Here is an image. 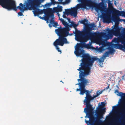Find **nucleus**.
I'll return each instance as SVG.
<instances>
[{"label": "nucleus", "mask_w": 125, "mask_h": 125, "mask_svg": "<svg viewBox=\"0 0 125 125\" xmlns=\"http://www.w3.org/2000/svg\"><path fill=\"white\" fill-rule=\"evenodd\" d=\"M109 52H110V54H114V50L113 49H110V51Z\"/></svg>", "instance_id": "obj_36"}, {"label": "nucleus", "mask_w": 125, "mask_h": 125, "mask_svg": "<svg viewBox=\"0 0 125 125\" xmlns=\"http://www.w3.org/2000/svg\"><path fill=\"white\" fill-rule=\"evenodd\" d=\"M75 29V40L78 41L80 42L82 41L86 42L87 41L84 40L83 39L84 36L83 35V32L82 33L80 31L78 30L76 27Z\"/></svg>", "instance_id": "obj_14"}, {"label": "nucleus", "mask_w": 125, "mask_h": 125, "mask_svg": "<svg viewBox=\"0 0 125 125\" xmlns=\"http://www.w3.org/2000/svg\"><path fill=\"white\" fill-rule=\"evenodd\" d=\"M110 54V52L109 51H107L103 55V57H105L108 55Z\"/></svg>", "instance_id": "obj_31"}, {"label": "nucleus", "mask_w": 125, "mask_h": 125, "mask_svg": "<svg viewBox=\"0 0 125 125\" xmlns=\"http://www.w3.org/2000/svg\"><path fill=\"white\" fill-rule=\"evenodd\" d=\"M62 6H59L58 7L55 8L54 10H53L54 13L56 12L58 13L59 12L62 11Z\"/></svg>", "instance_id": "obj_21"}, {"label": "nucleus", "mask_w": 125, "mask_h": 125, "mask_svg": "<svg viewBox=\"0 0 125 125\" xmlns=\"http://www.w3.org/2000/svg\"><path fill=\"white\" fill-rule=\"evenodd\" d=\"M114 93H117L118 94H117V95L119 96H121L122 97H125V93L122 92L119 93L117 90H115V91Z\"/></svg>", "instance_id": "obj_22"}, {"label": "nucleus", "mask_w": 125, "mask_h": 125, "mask_svg": "<svg viewBox=\"0 0 125 125\" xmlns=\"http://www.w3.org/2000/svg\"><path fill=\"white\" fill-rule=\"evenodd\" d=\"M98 110L99 111L100 113L104 114L106 112V109L105 108H102V107H99Z\"/></svg>", "instance_id": "obj_23"}, {"label": "nucleus", "mask_w": 125, "mask_h": 125, "mask_svg": "<svg viewBox=\"0 0 125 125\" xmlns=\"http://www.w3.org/2000/svg\"><path fill=\"white\" fill-rule=\"evenodd\" d=\"M70 0H65V2H63L62 4L64 5L70 2Z\"/></svg>", "instance_id": "obj_34"}, {"label": "nucleus", "mask_w": 125, "mask_h": 125, "mask_svg": "<svg viewBox=\"0 0 125 125\" xmlns=\"http://www.w3.org/2000/svg\"><path fill=\"white\" fill-rule=\"evenodd\" d=\"M79 73V77L80 79L77 80L79 83L76 84V85H78L80 87L79 88H77L76 89V91H80V94L81 95H83L84 94V89L85 87V86L87 85L89 82L87 80L84 78L85 76L87 75L80 71Z\"/></svg>", "instance_id": "obj_5"}, {"label": "nucleus", "mask_w": 125, "mask_h": 125, "mask_svg": "<svg viewBox=\"0 0 125 125\" xmlns=\"http://www.w3.org/2000/svg\"><path fill=\"white\" fill-rule=\"evenodd\" d=\"M18 14L20 16H23L22 12H19L18 13Z\"/></svg>", "instance_id": "obj_41"}, {"label": "nucleus", "mask_w": 125, "mask_h": 125, "mask_svg": "<svg viewBox=\"0 0 125 125\" xmlns=\"http://www.w3.org/2000/svg\"><path fill=\"white\" fill-rule=\"evenodd\" d=\"M101 105H99V107H102V108H104L105 106V104L104 102H102L101 103Z\"/></svg>", "instance_id": "obj_33"}, {"label": "nucleus", "mask_w": 125, "mask_h": 125, "mask_svg": "<svg viewBox=\"0 0 125 125\" xmlns=\"http://www.w3.org/2000/svg\"><path fill=\"white\" fill-rule=\"evenodd\" d=\"M120 115L122 116V117H121V118H118V117L117 118V119H118V120H121V119H122L123 118V115H121V114H120Z\"/></svg>", "instance_id": "obj_44"}, {"label": "nucleus", "mask_w": 125, "mask_h": 125, "mask_svg": "<svg viewBox=\"0 0 125 125\" xmlns=\"http://www.w3.org/2000/svg\"><path fill=\"white\" fill-rule=\"evenodd\" d=\"M118 37L117 38H115L112 40V42L116 43L117 44L113 43L112 46L116 49H119L120 50H125V45H123L119 43L120 42L121 38Z\"/></svg>", "instance_id": "obj_12"}, {"label": "nucleus", "mask_w": 125, "mask_h": 125, "mask_svg": "<svg viewBox=\"0 0 125 125\" xmlns=\"http://www.w3.org/2000/svg\"><path fill=\"white\" fill-rule=\"evenodd\" d=\"M114 35L116 36H119L120 37H122L123 34L122 32H120L121 28L118 25H115L114 27Z\"/></svg>", "instance_id": "obj_15"}, {"label": "nucleus", "mask_w": 125, "mask_h": 125, "mask_svg": "<svg viewBox=\"0 0 125 125\" xmlns=\"http://www.w3.org/2000/svg\"><path fill=\"white\" fill-rule=\"evenodd\" d=\"M49 26L51 28L52 27V26L51 24H49Z\"/></svg>", "instance_id": "obj_50"}, {"label": "nucleus", "mask_w": 125, "mask_h": 125, "mask_svg": "<svg viewBox=\"0 0 125 125\" xmlns=\"http://www.w3.org/2000/svg\"><path fill=\"white\" fill-rule=\"evenodd\" d=\"M98 60L99 62V65L101 66V65H103V62H104V59L102 58H101L100 59L98 58Z\"/></svg>", "instance_id": "obj_29"}, {"label": "nucleus", "mask_w": 125, "mask_h": 125, "mask_svg": "<svg viewBox=\"0 0 125 125\" xmlns=\"http://www.w3.org/2000/svg\"><path fill=\"white\" fill-rule=\"evenodd\" d=\"M109 86H110V84H108L107 86V87H106V88H104V90H107L109 88Z\"/></svg>", "instance_id": "obj_42"}, {"label": "nucleus", "mask_w": 125, "mask_h": 125, "mask_svg": "<svg viewBox=\"0 0 125 125\" xmlns=\"http://www.w3.org/2000/svg\"><path fill=\"white\" fill-rule=\"evenodd\" d=\"M113 12L118 14L120 16L122 15L124 17H125V12L124 11H120L119 10L115 9Z\"/></svg>", "instance_id": "obj_19"}, {"label": "nucleus", "mask_w": 125, "mask_h": 125, "mask_svg": "<svg viewBox=\"0 0 125 125\" xmlns=\"http://www.w3.org/2000/svg\"><path fill=\"white\" fill-rule=\"evenodd\" d=\"M124 112H125V110H124Z\"/></svg>", "instance_id": "obj_56"}, {"label": "nucleus", "mask_w": 125, "mask_h": 125, "mask_svg": "<svg viewBox=\"0 0 125 125\" xmlns=\"http://www.w3.org/2000/svg\"><path fill=\"white\" fill-rule=\"evenodd\" d=\"M60 82H62L63 83V82H62L61 80V81Z\"/></svg>", "instance_id": "obj_55"}, {"label": "nucleus", "mask_w": 125, "mask_h": 125, "mask_svg": "<svg viewBox=\"0 0 125 125\" xmlns=\"http://www.w3.org/2000/svg\"><path fill=\"white\" fill-rule=\"evenodd\" d=\"M63 13H65V12H63Z\"/></svg>", "instance_id": "obj_57"}, {"label": "nucleus", "mask_w": 125, "mask_h": 125, "mask_svg": "<svg viewBox=\"0 0 125 125\" xmlns=\"http://www.w3.org/2000/svg\"><path fill=\"white\" fill-rule=\"evenodd\" d=\"M63 0H58V1H59V2H58V4H62V1Z\"/></svg>", "instance_id": "obj_43"}, {"label": "nucleus", "mask_w": 125, "mask_h": 125, "mask_svg": "<svg viewBox=\"0 0 125 125\" xmlns=\"http://www.w3.org/2000/svg\"><path fill=\"white\" fill-rule=\"evenodd\" d=\"M29 1L35 4L37 6H40L42 2L45 0H28Z\"/></svg>", "instance_id": "obj_18"}, {"label": "nucleus", "mask_w": 125, "mask_h": 125, "mask_svg": "<svg viewBox=\"0 0 125 125\" xmlns=\"http://www.w3.org/2000/svg\"><path fill=\"white\" fill-rule=\"evenodd\" d=\"M84 92H85L86 96L85 97V99L84 101V103H85L84 104L86 105V107L84 109V112L86 114V116L87 117L90 119L93 116V111L94 108L92 105L90 104V101L91 100H93L94 98L98 96L100 94L97 93V94L95 95H94L93 97L90 94L89 91L86 90L84 87Z\"/></svg>", "instance_id": "obj_3"}, {"label": "nucleus", "mask_w": 125, "mask_h": 125, "mask_svg": "<svg viewBox=\"0 0 125 125\" xmlns=\"http://www.w3.org/2000/svg\"><path fill=\"white\" fill-rule=\"evenodd\" d=\"M100 121V120L99 119H98L97 118V120L96 122H98V121Z\"/></svg>", "instance_id": "obj_51"}, {"label": "nucleus", "mask_w": 125, "mask_h": 125, "mask_svg": "<svg viewBox=\"0 0 125 125\" xmlns=\"http://www.w3.org/2000/svg\"><path fill=\"white\" fill-rule=\"evenodd\" d=\"M90 27H86L85 30L83 31V34L84 37L83 39L85 41L89 40H91L99 36V34L96 32H91L93 29L92 28L95 27L94 23L90 24Z\"/></svg>", "instance_id": "obj_4"}, {"label": "nucleus", "mask_w": 125, "mask_h": 125, "mask_svg": "<svg viewBox=\"0 0 125 125\" xmlns=\"http://www.w3.org/2000/svg\"><path fill=\"white\" fill-rule=\"evenodd\" d=\"M81 57H82L83 59L81 60L82 62L79 65L80 67L77 70L87 75L89 74L91 68L94 61L98 60V58L96 57L91 58L88 54H84Z\"/></svg>", "instance_id": "obj_1"}, {"label": "nucleus", "mask_w": 125, "mask_h": 125, "mask_svg": "<svg viewBox=\"0 0 125 125\" xmlns=\"http://www.w3.org/2000/svg\"><path fill=\"white\" fill-rule=\"evenodd\" d=\"M101 11H102V10L101 9V10H100Z\"/></svg>", "instance_id": "obj_58"}, {"label": "nucleus", "mask_w": 125, "mask_h": 125, "mask_svg": "<svg viewBox=\"0 0 125 125\" xmlns=\"http://www.w3.org/2000/svg\"><path fill=\"white\" fill-rule=\"evenodd\" d=\"M54 21L52 19H51L50 20V23L51 24H52V25L54 23Z\"/></svg>", "instance_id": "obj_39"}, {"label": "nucleus", "mask_w": 125, "mask_h": 125, "mask_svg": "<svg viewBox=\"0 0 125 125\" xmlns=\"http://www.w3.org/2000/svg\"><path fill=\"white\" fill-rule=\"evenodd\" d=\"M39 17L41 19L43 20L44 19V17H41V16H40Z\"/></svg>", "instance_id": "obj_48"}, {"label": "nucleus", "mask_w": 125, "mask_h": 125, "mask_svg": "<svg viewBox=\"0 0 125 125\" xmlns=\"http://www.w3.org/2000/svg\"><path fill=\"white\" fill-rule=\"evenodd\" d=\"M125 75H124L123 76H122L123 78L124 77V76Z\"/></svg>", "instance_id": "obj_53"}, {"label": "nucleus", "mask_w": 125, "mask_h": 125, "mask_svg": "<svg viewBox=\"0 0 125 125\" xmlns=\"http://www.w3.org/2000/svg\"><path fill=\"white\" fill-rule=\"evenodd\" d=\"M54 46L55 47V48H56V49L58 51V52H60V53H61L62 52L61 51V50H60V48L58 47V46Z\"/></svg>", "instance_id": "obj_35"}, {"label": "nucleus", "mask_w": 125, "mask_h": 125, "mask_svg": "<svg viewBox=\"0 0 125 125\" xmlns=\"http://www.w3.org/2000/svg\"><path fill=\"white\" fill-rule=\"evenodd\" d=\"M0 5L3 8L9 10H17L15 2L12 0H0Z\"/></svg>", "instance_id": "obj_7"}, {"label": "nucleus", "mask_w": 125, "mask_h": 125, "mask_svg": "<svg viewBox=\"0 0 125 125\" xmlns=\"http://www.w3.org/2000/svg\"><path fill=\"white\" fill-rule=\"evenodd\" d=\"M69 23H71V24L69 25L68 24V26L66 28H65L67 31L68 32L70 30L69 27H73L75 29V28L78 25V24H75L74 22L73 21L69 22Z\"/></svg>", "instance_id": "obj_16"}, {"label": "nucleus", "mask_w": 125, "mask_h": 125, "mask_svg": "<svg viewBox=\"0 0 125 125\" xmlns=\"http://www.w3.org/2000/svg\"><path fill=\"white\" fill-rule=\"evenodd\" d=\"M116 121L117 122H118L119 121L118 120H117Z\"/></svg>", "instance_id": "obj_54"}, {"label": "nucleus", "mask_w": 125, "mask_h": 125, "mask_svg": "<svg viewBox=\"0 0 125 125\" xmlns=\"http://www.w3.org/2000/svg\"><path fill=\"white\" fill-rule=\"evenodd\" d=\"M77 46L75 49L76 51L74 52V53L76 56L78 57L81 55L82 52V48L83 47L86 48L87 49H90L91 47V42H89L86 44L84 42L77 43Z\"/></svg>", "instance_id": "obj_8"}, {"label": "nucleus", "mask_w": 125, "mask_h": 125, "mask_svg": "<svg viewBox=\"0 0 125 125\" xmlns=\"http://www.w3.org/2000/svg\"><path fill=\"white\" fill-rule=\"evenodd\" d=\"M58 25V23L57 22H54L53 24V25L52 26L55 28L57 27V26Z\"/></svg>", "instance_id": "obj_37"}, {"label": "nucleus", "mask_w": 125, "mask_h": 125, "mask_svg": "<svg viewBox=\"0 0 125 125\" xmlns=\"http://www.w3.org/2000/svg\"><path fill=\"white\" fill-rule=\"evenodd\" d=\"M55 31L60 37L65 38L70 35L69 32L67 31L65 28H62L61 26L55 29Z\"/></svg>", "instance_id": "obj_11"}, {"label": "nucleus", "mask_w": 125, "mask_h": 125, "mask_svg": "<svg viewBox=\"0 0 125 125\" xmlns=\"http://www.w3.org/2000/svg\"><path fill=\"white\" fill-rule=\"evenodd\" d=\"M53 4L51 2H49L45 4L43 6V7L45 8L47 7H49L51 6Z\"/></svg>", "instance_id": "obj_30"}, {"label": "nucleus", "mask_w": 125, "mask_h": 125, "mask_svg": "<svg viewBox=\"0 0 125 125\" xmlns=\"http://www.w3.org/2000/svg\"><path fill=\"white\" fill-rule=\"evenodd\" d=\"M58 15H60L59 14V13H58Z\"/></svg>", "instance_id": "obj_59"}, {"label": "nucleus", "mask_w": 125, "mask_h": 125, "mask_svg": "<svg viewBox=\"0 0 125 125\" xmlns=\"http://www.w3.org/2000/svg\"><path fill=\"white\" fill-rule=\"evenodd\" d=\"M120 42H121L122 44H123V46L125 45V40L121 38V40H120Z\"/></svg>", "instance_id": "obj_32"}, {"label": "nucleus", "mask_w": 125, "mask_h": 125, "mask_svg": "<svg viewBox=\"0 0 125 125\" xmlns=\"http://www.w3.org/2000/svg\"><path fill=\"white\" fill-rule=\"evenodd\" d=\"M116 87L118 88V89H119V87H118V86L117 85L116 86Z\"/></svg>", "instance_id": "obj_52"}, {"label": "nucleus", "mask_w": 125, "mask_h": 125, "mask_svg": "<svg viewBox=\"0 0 125 125\" xmlns=\"http://www.w3.org/2000/svg\"><path fill=\"white\" fill-rule=\"evenodd\" d=\"M69 43L66 38L59 37L54 42L53 44L54 46L60 45L63 46L64 44H69Z\"/></svg>", "instance_id": "obj_13"}, {"label": "nucleus", "mask_w": 125, "mask_h": 125, "mask_svg": "<svg viewBox=\"0 0 125 125\" xmlns=\"http://www.w3.org/2000/svg\"><path fill=\"white\" fill-rule=\"evenodd\" d=\"M39 14H41L44 13L46 15L45 17V20H48L50 17H51L52 19L54 16V11L52 8H48L47 9H44L43 10H40L39 9Z\"/></svg>", "instance_id": "obj_10"}, {"label": "nucleus", "mask_w": 125, "mask_h": 125, "mask_svg": "<svg viewBox=\"0 0 125 125\" xmlns=\"http://www.w3.org/2000/svg\"><path fill=\"white\" fill-rule=\"evenodd\" d=\"M96 50L97 51L99 52H102L104 50V47H103L102 46L100 47L99 48H98V47H96Z\"/></svg>", "instance_id": "obj_27"}, {"label": "nucleus", "mask_w": 125, "mask_h": 125, "mask_svg": "<svg viewBox=\"0 0 125 125\" xmlns=\"http://www.w3.org/2000/svg\"><path fill=\"white\" fill-rule=\"evenodd\" d=\"M67 19L68 20V21H69V22H71L70 21V19L69 18H67Z\"/></svg>", "instance_id": "obj_49"}, {"label": "nucleus", "mask_w": 125, "mask_h": 125, "mask_svg": "<svg viewBox=\"0 0 125 125\" xmlns=\"http://www.w3.org/2000/svg\"><path fill=\"white\" fill-rule=\"evenodd\" d=\"M124 20L125 21V20Z\"/></svg>", "instance_id": "obj_60"}, {"label": "nucleus", "mask_w": 125, "mask_h": 125, "mask_svg": "<svg viewBox=\"0 0 125 125\" xmlns=\"http://www.w3.org/2000/svg\"><path fill=\"white\" fill-rule=\"evenodd\" d=\"M113 108L114 109H116L117 108V106H114L113 107Z\"/></svg>", "instance_id": "obj_46"}, {"label": "nucleus", "mask_w": 125, "mask_h": 125, "mask_svg": "<svg viewBox=\"0 0 125 125\" xmlns=\"http://www.w3.org/2000/svg\"><path fill=\"white\" fill-rule=\"evenodd\" d=\"M88 20L87 19H84L83 20L79 21V22L81 23L84 25H86L88 22Z\"/></svg>", "instance_id": "obj_26"}, {"label": "nucleus", "mask_w": 125, "mask_h": 125, "mask_svg": "<svg viewBox=\"0 0 125 125\" xmlns=\"http://www.w3.org/2000/svg\"><path fill=\"white\" fill-rule=\"evenodd\" d=\"M81 57H82L83 59L81 60L82 62L79 65L80 67L77 70L87 75L89 74L91 68L94 61L98 60V58L96 57L91 58L88 54H84Z\"/></svg>", "instance_id": "obj_2"}, {"label": "nucleus", "mask_w": 125, "mask_h": 125, "mask_svg": "<svg viewBox=\"0 0 125 125\" xmlns=\"http://www.w3.org/2000/svg\"><path fill=\"white\" fill-rule=\"evenodd\" d=\"M108 35L110 36H112L113 35H114V30L113 29H108L107 30Z\"/></svg>", "instance_id": "obj_24"}, {"label": "nucleus", "mask_w": 125, "mask_h": 125, "mask_svg": "<svg viewBox=\"0 0 125 125\" xmlns=\"http://www.w3.org/2000/svg\"><path fill=\"white\" fill-rule=\"evenodd\" d=\"M103 17L105 22H110L111 20V17L110 15L104 14L103 15Z\"/></svg>", "instance_id": "obj_17"}, {"label": "nucleus", "mask_w": 125, "mask_h": 125, "mask_svg": "<svg viewBox=\"0 0 125 125\" xmlns=\"http://www.w3.org/2000/svg\"><path fill=\"white\" fill-rule=\"evenodd\" d=\"M62 16H63V17L64 18H66V15L65 14H64Z\"/></svg>", "instance_id": "obj_47"}, {"label": "nucleus", "mask_w": 125, "mask_h": 125, "mask_svg": "<svg viewBox=\"0 0 125 125\" xmlns=\"http://www.w3.org/2000/svg\"><path fill=\"white\" fill-rule=\"evenodd\" d=\"M84 4H78L77 5V7H74L71 10H67L66 11V13H69L70 15L74 17H76L77 15V9L80 8H86V6H88L91 4L92 3V1L91 0H83Z\"/></svg>", "instance_id": "obj_6"}, {"label": "nucleus", "mask_w": 125, "mask_h": 125, "mask_svg": "<svg viewBox=\"0 0 125 125\" xmlns=\"http://www.w3.org/2000/svg\"><path fill=\"white\" fill-rule=\"evenodd\" d=\"M20 6H18L17 7V8L19 9L20 10V11L22 12H24L25 10L23 8V4L21 3L19 4Z\"/></svg>", "instance_id": "obj_25"}, {"label": "nucleus", "mask_w": 125, "mask_h": 125, "mask_svg": "<svg viewBox=\"0 0 125 125\" xmlns=\"http://www.w3.org/2000/svg\"><path fill=\"white\" fill-rule=\"evenodd\" d=\"M60 20H61L62 24L65 26V28H66L68 26V23H67V22L64 21V20L62 18L60 19Z\"/></svg>", "instance_id": "obj_28"}, {"label": "nucleus", "mask_w": 125, "mask_h": 125, "mask_svg": "<svg viewBox=\"0 0 125 125\" xmlns=\"http://www.w3.org/2000/svg\"><path fill=\"white\" fill-rule=\"evenodd\" d=\"M103 114L100 113V114L98 115V117L100 118H103Z\"/></svg>", "instance_id": "obj_38"}, {"label": "nucleus", "mask_w": 125, "mask_h": 125, "mask_svg": "<svg viewBox=\"0 0 125 125\" xmlns=\"http://www.w3.org/2000/svg\"><path fill=\"white\" fill-rule=\"evenodd\" d=\"M101 35L103 36H105L106 35V33L104 32H101Z\"/></svg>", "instance_id": "obj_40"}, {"label": "nucleus", "mask_w": 125, "mask_h": 125, "mask_svg": "<svg viewBox=\"0 0 125 125\" xmlns=\"http://www.w3.org/2000/svg\"><path fill=\"white\" fill-rule=\"evenodd\" d=\"M26 8L30 10H33V12L34 16H38L39 14V8L40 7V6H37L35 4L29 1L27 4L25 5Z\"/></svg>", "instance_id": "obj_9"}, {"label": "nucleus", "mask_w": 125, "mask_h": 125, "mask_svg": "<svg viewBox=\"0 0 125 125\" xmlns=\"http://www.w3.org/2000/svg\"><path fill=\"white\" fill-rule=\"evenodd\" d=\"M112 21L115 22V24H117V25L118 26V22L120 21L119 17L113 16L112 17Z\"/></svg>", "instance_id": "obj_20"}, {"label": "nucleus", "mask_w": 125, "mask_h": 125, "mask_svg": "<svg viewBox=\"0 0 125 125\" xmlns=\"http://www.w3.org/2000/svg\"><path fill=\"white\" fill-rule=\"evenodd\" d=\"M28 0H27L26 1H25V2L24 3V6H25V5L27 3H28Z\"/></svg>", "instance_id": "obj_45"}]
</instances>
